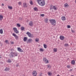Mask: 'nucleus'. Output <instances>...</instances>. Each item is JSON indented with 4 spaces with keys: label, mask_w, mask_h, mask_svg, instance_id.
<instances>
[{
    "label": "nucleus",
    "mask_w": 76,
    "mask_h": 76,
    "mask_svg": "<svg viewBox=\"0 0 76 76\" xmlns=\"http://www.w3.org/2000/svg\"><path fill=\"white\" fill-rule=\"evenodd\" d=\"M10 58H12L18 56V53L16 52H11L9 55Z\"/></svg>",
    "instance_id": "f257e3e1"
},
{
    "label": "nucleus",
    "mask_w": 76,
    "mask_h": 76,
    "mask_svg": "<svg viewBox=\"0 0 76 76\" xmlns=\"http://www.w3.org/2000/svg\"><path fill=\"white\" fill-rule=\"evenodd\" d=\"M50 22L51 24L53 26H55L56 25V20L54 19H51L50 20Z\"/></svg>",
    "instance_id": "f03ea898"
},
{
    "label": "nucleus",
    "mask_w": 76,
    "mask_h": 76,
    "mask_svg": "<svg viewBox=\"0 0 76 76\" xmlns=\"http://www.w3.org/2000/svg\"><path fill=\"white\" fill-rule=\"evenodd\" d=\"M26 34L28 35L29 37L32 38H34V36H33V34H31V33H30L29 32H27Z\"/></svg>",
    "instance_id": "7ed1b4c3"
},
{
    "label": "nucleus",
    "mask_w": 76,
    "mask_h": 76,
    "mask_svg": "<svg viewBox=\"0 0 76 76\" xmlns=\"http://www.w3.org/2000/svg\"><path fill=\"white\" fill-rule=\"evenodd\" d=\"M45 4V0H43L42 1V2H41V3L40 4V5L42 6H44Z\"/></svg>",
    "instance_id": "20e7f679"
},
{
    "label": "nucleus",
    "mask_w": 76,
    "mask_h": 76,
    "mask_svg": "<svg viewBox=\"0 0 76 76\" xmlns=\"http://www.w3.org/2000/svg\"><path fill=\"white\" fill-rule=\"evenodd\" d=\"M13 30L14 31V32L16 33V34H19V32L18 31V29L17 28L15 27H14L13 28Z\"/></svg>",
    "instance_id": "39448f33"
},
{
    "label": "nucleus",
    "mask_w": 76,
    "mask_h": 76,
    "mask_svg": "<svg viewBox=\"0 0 76 76\" xmlns=\"http://www.w3.org/2000/svg\"><path fill=\"white\" fill-rule=\"evenodd\" d=\"M43 61L45 62V63H48L49 62H48V61L47 59V58H43Z\"/></svg>",
    "instance_id": "423d86ee"
},
{
    "label": "nucleus",
    "mask_w": 76,
    "mask_h": 76,
    "mask_svg": "<svg viewBox=\"0 0 76 76\" xmlns=\"http://www.w3.org/2000/svg\"><path fill=\"white\" fill-rule=\"evenodd\" d=\"M37 75V71H34L33 72V75L34 76H36Z\"/></svg>",
    "instance_id": "0eeeda50"
},
{
    "label": "nucleus",
    "mask_w": 76,
    "mask_h": 76,
    "mask_svg": "<svg viewBox=\"0 0 76 76\" xmlns=\"http://www.w3.org/2000/svg\"><path fill=\"white\" fill-rule=\"evenodd\" d=\"M33 40L32 39H29L27 41V43L29 42V43H31V42H32Z\"/></svg>",
    "instance_id": "6e6552de"
},
{
    "label": "nucleus",
    "mask_w": 76,
    "mask_h": 76,
    "mask_svg": "<svg viewBox=\"0 0 76 76\" xmlns=\"http://www.w3.org/2000/svg\"><path fill=\"white\" fill-rule=\"evenodd\" d=\"M60 38L61 40H63L64 39V37L63 36H61Z\"/></svg>",
    "instance_id": "1a4fd4ad"
},
{
    "label": "nucleus",
    "mask_w": 76,
    "mask_h": 76,
    "mask_svg": "<svg viewBox=\"0 0 76 76\" xmlns=\"http://www.w3.org/2000/svg\"><path fill=\"white\" fill-rule=\"evenodd\" d=\"M12 35L15 37V39H17V38H18V36L17 35H16L14 33L12 34Z\"/></svg>",
    "instance_id": "9d476101"
},
{
    "label": "nucleus",
    "mask_w": 76,
    "mask_h": 76,
    "mask_svg": "<svg viewBox=\"0 0 76 76\" xmlns=\"http://www.w3.org/2000/svg\"><path fill=\"white\" fill-rule=\"evenodd\" d=\"M28 6L26 5V3H23V7H27Z\"/></svg>",
    "instance_id": "9b49d317"
},
{
    "label": "nucleus",
    "mask_w": 76,
    "mask_h": 76,
    "mask_svg": "<svg viewBox=\"0 0 76 76\" xmlns=\"http://www.w3.org/2000/svg\"><path fill=\"white\" fill-rule=\"evenodd\" d=\"M29 25L31 26H33V22L32 21H30L29 23Z\"/></svg>",
    "instance_id": "f8f14e48"
},
{
    "label": "nucleus",
    "mask_w": 76,
    "mask_h": 76,
    "mask_svg": "<svg viewBox=\"0 0 76 76\" xmlns=\"http://www.w3.org/2000/svg\"><path fill=\"white\" fill-rule=\"evenodd\" d=\"M37 0V2L38 4H39L40 5V4H41L42 1V0Z\"/></svg>",
    "instance_id": "ddd939ff"
},
{
    "label": "nucleus",
    "mask_w": 76,
    "mask_h": 76,
    "mask_svg": "<svg viewBox=\"0 0 76 76\" xmlns=\"http://www.w3.org/2000/svg\"><path fill=\"white\" fill-rule=\"evenodd\" d=\"M28 39V37H25L24 38V39H23V41L25 42L26 41H27V40Z\"/></svg>",
    "instance_id": "4468645a"
},
{
    "label": "nucleus",
    "mask_w": 76,
    "mask_h": 76,
    "mask_svg": "<svg viewBox=\"0 0 76 76\" xmlns=\"http://www.w3.org/2000/svg\"><path fill=\"white\" fill-rule=\"evenodd\" d=\"M18 51H19L20 52H23V50H22L20 48H18Z\"/></svg>",
    "instance_id": "2eb2a0df"
},
{
    "label": "nucleus",
    "mask_w": 76,
    "mask_h": 76,
    "mask_svg": "<svg viewBox=\"0 0 76 76\" xmlns=\"http://www.w3.org/2000/svg\"><path fill=\"white\" fill-rule=\"evenodd\" d=\"M69 6L68 4L67 3H66L64 4V7H69Z\"/></svg>",
    "instance_id": "dca6fc26"
},
{
    "label": "nucleus",
    "mask_w": 76,
    "mask_h": 76,
    "mask_svg": "<svg viewBox=\"0 0 76 76\" xmlns=\"http://www.w3.org/2000/svg\"><path fill=\"white\" fill-rule=\"evenodd\" d=\"M3 19V16L1 15H0V20H2Z\"/></svg>",
    "instance_id": "f3484780"
},
{
    "label": "nucleus",
    "mask_w": 76,
    "mask_h": 76,
    "mask_svg": "<svg viewBox=\"0 0 76 76\" xmlns=\"http://www.w3.org/2000/svg\"><path fill=\"white\" fill-rule=\"evenodd\" d=\"M53 9H54L55 10H57V7H56V6H53Z\"/></svg>",
    "instance_id": "a211bd4d"
},
{
    "label": "nucleus",
    "mask_w": 76,
    "mask_h": 76,
    "mask_svg": "<svg viewBox=\"0 0 76 76\" xmlns=\"http://www.w3.org/2000/svg\"><path fill=\"white\" fill-rule=\"evenodd\" d=\"M5 71L6 72H8V71H9V69L7 67H6L5 69Z\"/></svg>",
    "instance_id": "6ab92c4d"
},
{
    "label": "nucleus",
    "mask_w": 76,
    "mask_h": 76,
    "mask_svg": "<svg viewBox=\"0 0 76 76\" xmlns=\"http://www.w3.org/2000/svg\"><path fill=\"white\" fill-rule=\"evenodd\" d=\"M21 31H24L25 30V27L23 26H22L21 27Z\"/></svg>",
    "instance_id": "aec40b11"
},
{
    "label": "nucleus",
    "mask_w": 76,
    "mask_h": 76,
    "mask_svg": "<svg viewBox=\"0 0 76 76\" xmlns=\"http://www.w3.org/2000/svg\"><path fill=\"white\" fill-rule=\"evenodd\" d=\"M66 18L65 17H63L61 18V19L62 20H66Z\"/></svg>",
    "instance_id": "412c9836"
},
{
    "label": "nucleus",
    "mask_w": 76,
    "mask_h": 76,
    "mask_svg": "<svg viewBox=\"0 0 76 76\" xmlns=\"http://www.w3.org/2000/svg\"><path fill=\"white\" fill-rule=\"evenodd\" d=\"M71 63L72 64H75V61H74V60H72L71 61Z\"/></svg>",
    "instance_id": "4be33fe9"
},
{
    "label": "nucleus",
    "mask_w": 76,
    "mask_h": 76,
    "mask_svg": "<svg viewBox=\"0 0 76 76\" xmlns=\"http://www.w3.org/2000/svg\"><path fill=\"white\" fill-rule=\"evenodd\" d=\"M48 18H46L45 20V23H48Z\"/></svg>",
    "instance_id": "5701e85b"
},
{
    "label": "nucleus",
    "mask_w": 76,
    "mask_h": 76,
    "mask_svg": "<svg viewBox=\"0 0 76 76\" xmlns=\"http://www.w3.org/2000/svg\"><path fill=\"white\" fill-rule=\"evenodd\" d=\"M53 51L54 52H57V49L56 48H54L53 49Z\"/></svg>",
    "instance_id": "b1692460"
},
{
    "label": "nucleus",
    "mask_w": 76,
    "mask_h": 76,
    "mask_svg": "<svg viewBox=\"0 0 76 76\" xmlns=\"http://www.w3.org/2000/svg\"><path fill=\"white\" fill-rule=\"evenodd\" d=\"M8 8L9 9H11L12 10V9H13V7H12V6H8Z\"/></svg>",
    "instance_id": "393cba45"
},
{
    "label": "nucleus",
    "mask_w": 76,
    "mask_h": 76,
    "mask_svg": "<svg viewBox=\"0 0 76 76\" xmlns=\"http://www.w3.org/2000/svg\"><path fill=\"white\" fill-rule=\"evenodd\" d=\"M3 30L2 29H1L0 30V34H2L3 33Z\"/></svg>",
    "instance_id": "a878e982"
},
{
    "label": "nucleus",
    "mask_w": 76,
    "mask_h": 76,
    "mask_svg": "<svg viewBox=\"0 0 76 76\" xmlns=\"http://www.w3.org/2000/svg\"><path fill=\"white\" fill-rule=\"evenodd\" d=\"M7 62L8 63H11L12 62V60L11 59H8L7 60Z\"/></svg>",
    "instance_id": "bb28decb"
},
{
    "label": "nucleus",
    "mask_w": 76,
    "mask_h": 76,
    "mask_svg": "<svg viewBox=\"0 0 76 76\" xmlns=\"http://www.w3.org/2000/svg\"><path fill=\"white\" fill-rule=\"evenodd\" d=\"M17 27H20V25L19 23L17 24Z\"/></svg>",
    "instance_id": "cd10ccee"
},
{
    "label": "nucleus",
    "mask_w": 76,
    "mask_h": 76,
    "mask_svg": "<svg viewBox=\"0 0 76 76\" xmlns=\"http://www.w3.org/2000/svg\"><path fill=\"white\" fill-rule=\"evenodd\" d=\"M35 41L36 42H39V39H36Z\"/></svg>",
    "instance_id": "c85d7f7f"
},
{
    "label": "nucleus",
    "mask_w": 76,
    "mask_h": 76,
    "mask_svg": "<svg viewBox=\"0 0 76 76\" xmlns=\"http://www.w3.org/2000/svg\"><path fill=\"white\" fill-rule=\"evenodd\" d=\"M48 75H49V76H51L52 74L51 73V72H49L48 73Z\"/></svg>",
    "instance_id": "c756f323"
},
{
    "label": "nucleus",
    "mask_w": 76,
    "mask_h": 76,
    "mask_svg": "<svg viewBox=\"0 0 76 76\" xmlns=\"http://www.w3.org/2000/svg\"><path fill=\"white\" fill-rule=\"evenodd\" d=\"M30 3L31 5H33V2L32 1H30Z\"/></svg>",
    "instance_id": "7c9ffc66"
},
{
    "label": "nucleus",
    "mask_w": 76,
    "mask_h": 76,
    "mask_svg": "<svg viewBox=\"0 0 76 76\" xmlns=\"http://www.w3.org/2000/svg\"><path fill=\"white\" fill-rule=\"evenodd\" d=\"M39 50L40 51H41L42 52L44 51V49H43L40 48V49Z\"/></svg>",
    "instance_id": "2f4dec72"
},
{
    "label": "nucleus",
    "mask_w": 76,
    "mask_h": 76,
    "mask_svg": "<svg viewBox=\"0 0 76 76\" xmlns=\"http://www.w3.org/2000/svg\"><path fill=\"white\" fill-rule=\"evenodd\" d=\"M34 10L36 11H37V10H38V8H37V7H35L34 8Z\"/></svg>",
    "instance_id": "473e14b6"
},
{
    "label": "nucleus",
    "mask_w": 76,
    "mask_h": 76,
    "mask_svg": "<svg viewBox=\"0 0 76 76\" xmlns=\"http://www.w3.org/2000/svg\"><path fill=\"white\" fill-rule=\"evenodd\" d=\"M44 46L45 48H47V45H46L44 44Z\"/></svg>",
    "instance_id": "72a5a7b5"
},
{
    "label": "nucleus",
    "mask_w": 76,
    "mask_h": 76,
    "mask_svg": "<svg viewBox=\"0 0 76 76\" xmlns=\"http://www.w3.org/2000/svg\"><path fill=\"white\" fill-rule=\"evenodd\" d=\"M64 46L65 47H68V46H69V44H65L64 45Z\"/></svg>",
    "instance_id": "f704fd0d"
},
{
    "label": "nucleus",
    "mask_w": 76,
    "mask_h": 76,
    "mask_svg": "<svg viewBox=\"0 0 76 76\" xmlns=\"http://www.w3.org/2000/svg\"><path fill=\"white\" fill-rule=\"evenodd\" d=\"M53 7V6H52V5L50 6V9H53V7Z\"/></svg>",
    "instance_id": "c9c22d12"
},
{
    "label": "nucleus",
    "mask_w": 76,
    "mask_h": 76,
    "mask_svg": "<svg viewBox=\"0 0 76 76\" xmlns=\"http://www.w3.org/2000/svg\"><path fill=\"white\" fill-rule=\"evenodd\" d=\"M18 4H19V5H21V4H22V3L20 1L18 2Z\"/></svg>",
    "instance_id": "e433bc0d"
},
{
    "label": "nucleus",
    "mask_w": 76,
    "mask_h": 76,
    "mask_svg": "<svg viewBox=\"0 0 76 76\" xmlns=\"http://www.w3.org/2000/svg\"><path fill=\"white\" fill-rule=\"evenodd\" d=\"M47 66L48 68H50V67H51V66L50 65H48Z\"/></svg>",
    "instance_id": "4c0bfd02"
},
{
    "label": "nucleus",
    "mask_w": 76,
    "mask_h": 76,
    "mask_svg": "<svg viewBox=\"0 0 76 76\" xmlns=\"http://www.w3.org/2000/svg\"><path fill=\"white\" fill-rule=\"evenodd\" d=\"M40 16H42V17H44V16H45V15L44 14H42L40 15Z\"/></svg>",
    "instance_id": "58836bf2"
},
{
    "label": "nucleus",
    "mask_w": 76,
    "mask_h": 76,
    "mask_svg": "<svg viewBox=\"0 0 76 76\" xmlns=\"http://www.w3.org/2000/svg\"><path fill=\"white\" fill-rule=\"evenodd\" d=\"M5 42L6 43H8V40H6L5 41Z\"/></svg>",
    "instance_id": "ea45409f"
},
{
    "label": "nucleus",
    "mask_w": 76,
    "mask_h": 76,
    "mask_svg": "<svg viewBox=\"0 0 76 76\" xmlns=\"http://www.w3.org/2000/svg\"><path fill=\"white\" fill-rule=\"evenodd\" d=\"M19 66V64L18 63L17 64V65L16 66V67H18Z\"/></svg>",
    "instance_id": "a19ab883"
},
{
    "label": "nucleus",
    "mask_w": 76,
    "mask_h": 76,
    "mask_svg": "<svg viewBox=\"0 0 76 76\" xmlns=\"http://www.w3.org/2000/svg\"><path fill=\"white\" fill-rule=\"evenodd\" d=\"M11 44H14V42H11Z\"/></svg>",
    "instance_id": "79ce46f5"
},
{
    "label": "nucleus",
    "mask_w": 76,
    "mask_h": 76,
    "mask_svg": "<svg viewBox=\"0 0 76 76\" xmlns=\"http://www.w3.org/2000/svg\"><path fill=\"white\" fill-rule=\"evenodd\" d=\"M10 51H14V50L13 49H10Z\"/></svg>",
    "instance_id": "37998d69"
},
{
    "label": "nucleus",
    "mask_w": 76,
    "mask_h": 76,
    "mask_svg": "<svg viewBox=\"0 0 76 76\" xmlns=\"http://www.w3.org/2000/svg\"><path fill=\"white\" fill-rule=\"evenodd\" d=\"M67 28H70V26L69 25L67 26Z\"/></svg>",
    "instance_id": "c03bdc74"
},
{
    "label": "nucleus",
    "mask_w": 76,
    "mask_h": 76,
    "mask_svg": "<svg viewBox=\"0 0 76 76\" xmlns=\"http://www.w3.org/2000/svg\"><path fill=\"white\" fill-rule=\"evenodd\" d=\"M67 67L68 68H70V66L69 65L67 66Z\"/></svg>",
    "instance_id": "a18cd8bd"
},
{
    "label": "nucleus",
    "mask_w": 76,
    "mask_h": 76,
    "mask_svg": "<svg viewBox=\"0 0 76 76\" xmlns=\"http://www.w3.org/2000/svg\"><path fill=\"white\" fill-rule=\"evenodd\" d=\"M71 31L73 33H74V32H75L74 31H73V30H72V29Z\"/></svg>",
    "instance_id": "49530a36"
},
{
    "label": "nucleus",
    "mask_w": 76,
    "mask_h": 76,
    "mask_svg": "<svg viewBox=\"0 0 76 76\" xmlns=\"http://www.w3.org/2000/svg\"><path fill=\"white\" fill-rule=\"evenodd\" d=\"M0 45H1V47H2V45H3L2 43H0Z\"/></svg>",
    "instance_id": "de8ad7c7"
},
{
    "label": "nucleus",
    "mask_w": 76,
    "mask_h": 76,
    "mask_svg": "<svg viewBox=\"0 0 76 76\" xmlns=\"http://www.w3.org/2000/svg\"><path fill=\"white\" fill-rule=\"evenodd\" d=\"M2 6H4V4H2Z\"/></svg>",
    "instance_id": "09e8293b"
},
{
    "label": "nucleus",
    "mask_w": 76,
    "mask_h": 76,
    "mask_svg": "<svg viewBox=\"0 0 76 76\" xmlns=\"http://www.w3.org/2000/svg\"><path fill=\"white\" fill-rule=\"evenodd\" d=\"M1 58V56L0 55V58Z\"/></svg>",
    "instance_id": "8fccbe9b"
},
{
    "label": "nucleus",
    "mask_w": 76,
    "mask_h": 76,
    "mask_svg": "<svg viewBox=\"0 0 76 76\" xmlns=\"http://www.w3.org/2000/svg\"><path fill=\"white\" fill-rule=\"evenodd\" d=\"M72 70H73V69H70V71H72Z\"/></svg>",
    "instance_id": "3c124183"
},
{
    "label": "nucleus",
    "mask_w": 76,
    "mask_h": 76,
    "mask_svg": "<svg viewBox=\"0 0 76 76\" xmlns=\"http://www.w3.org/2000/svg\"><path fill=\"white\" fill-rule=\"evenodd\" d=\"M40 76H41V75H40Z\"/></svg>",
    "instance_id": "603ef678"
}]
</instances>
